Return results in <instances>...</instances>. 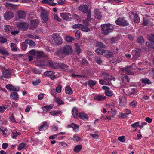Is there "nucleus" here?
<instances>
[{
  "label": "nucleus",
  "instance_id": "f257e3e1",
  "mask_svg": "<svg viewBox=\"0 0 154 154\" xmlns=\"http://www.w3.org/2000/svg\"><path fill=\"white\" fill-rule=\"evenodd\" d=\"M99 75L100 76L104 79V80H99V82L102 85H111V83L109 82V81L112 80L115 81L116 79L113 77L112 76L106 72L101 73H100Z\"/></svg>",
  "mask_w": 154,
  "mask_h": 154
},
{
  "label": "nucleus",
  "instance_id": "f03ea898",
  "mask_svg": "<svg viewBox=\"0 0 154 154\" xmlns=\"http://www.w3.org/2000/svg\"><path fill=\"white\" fill-rule=\"evenodd\" d=\"M48 63L50 67L54 69H60L63 70H65L67 69L68 68L67 66L64 64L57 63L51 60H49Z\"/></svg>",
  "mask_w": 154,
  "mask_h": 154
},
{
  "label": "nucleus",
  "instance_id": "7ed1b4c3",
  "mask_svg": "<svg viewBox=\"0 0 154 154\" xmlns=\"http://www.w3.org/2000/svg\"><path fill=\"white\" fill-rule=\"evenodd\" d=\"M113 28V26L109 23L101 25L102 33L105 35H107L111 32Z\"/></svg>",
  "mask_w": 154,
  "mask_h": 154
},
{
  "label": "nucleus",
  "instance_id": "20e7f679",
  "mask_svg": "<svg viewBox=\"0 0 154 154\" xmlns=\"http://www.w3.org/2000/svg\"><path fill=\"white\" fill-rule=\"evenodd\" d=\"M41 13L40 17L42 22L44 23H46L48 21V14L47 10L42 8H41Z\"/></svg>",
  "mask_w": 154,
  "mask_h": 154
},
{
  "label": "nucleus",
  "instance_id": "39448f33",
  "mask_svg": "<svg viewBox=\"0 0 154 154\" xmlns=\"http://www.w3.org/2000/svg\"><path fill=\"white\" fill-rule=\"evenodd\" d=\"M147 38L151 42H146V46L149 48H154V35H148L147 36Z\"/></svg>",
  "mask_w": 154,
  "mask_h": 154
},
{
  "label": "nucleus",
  "instance_id": "423d86ee",
  "mask_svg": "<svg viewBox=\"0 0 154 154\" xmlns=\"http://www.w3.org/2000/svg\"><path fill=\"white\" fill-rule=\"evenodd\" d=\"M61 48L66 56L69 55L72 53V49L71 46L67 45Z\"/></svg>",
  "mask_w": 154,
  "mask_h": 154
},
{
  "label": "nucleus",
  "instance_id": "0eeeda50",
  "mask_svg": "<svg viewBox=\"0 0 154 154\" xmlns=\"http://www.w3.org/2000/svg\"><path fill=\"white\" fill-rule=\"evenodd\" d=\"M141 52V49L139 48L132 50L131 53L133 55V59H136L138 58L140 56Z\"/></svg>",
  "mask_w": 154,
  "mask_h": 154
},
{
  "label": "nucleus",
  "instance_id": "6e6552de",
  "mask_svg": "<svg viewBox=\"0 0 154 154\" xmlns=\"http://www.w3.org/2000/svg\"><path fill=\"white\" fill-rule=\"evenodd\" d=\"M36 56L38 59H43L44 60H46L48 59V56L46 55L42 51H37L36 52Z\"/></svg>",
  "mask_w": 154,
  "mask_h": 154
},
{
  "label": "nucleus",
  "instance_id": "1a4fd4ad",
  "mask_svg": "<svg viewBox=\"0 0 154 154\" xmlns=\"http://www.w3.org/2000/svg\"><path fill=\"white\" fill-rule=\"evenodd\" d=\"M52 37L55 42L57 44H60L62 43V38L59 35L55 33L52 35Z\"/></svg>",
  "mask_w": 154,
  "mask_h": 154
},
{
  "label": "nucleus",
  "instance_id": "9d476101",
  "mask_svg": "<svg viewBox=\"0 0 154 154\" xmlns=\"http://www.w3.org/2000/svg\"><path fill=\"white\" fill-rule=\"evenodd\" d=\"M115 22L118 25H121L124 26H126L128 24V23L127 21L125 20L123 18H118L116 21Z\"/></svg>",
  "mask_w": 154,
  "mask_h": 154
},
{
  "label": "nucleus",
  "instance_id": "9b49d317",
  "mask_svg": "<svg viewBox=\"0 0 154 154\" xmlns=\"http://www.w3.org/2000/svg\"><path fill=\"white\" fill-rule=\"evenodd\" d=\"M16 25L18 27L24 31L26 30L28 27V25L26 23L18 22L17 23Z\"/></svg>",
  "mask_w": 154,
  "mask_h": 154
},
{
  "label": "nucleus",
  "instance_id": "f8f14e48",
  "mask_svg": "<svg viewBox=\"0 0 154 154\" xmlns=\"http://www.w3.org/2000/svg\"><path fill=\"white\" fill-rule=\"evenodd\" d=\"M137 90L135 88H131L130 87L125 88L123 89V91L126 95H130L134 94Z\"/></svg>",
  "mask_w": 154,
  "mask_h": 154
},
{
  "label": "nucleus",
  "instance_id": "ddd939ff",
  "mask_svg": "<svg viewBox=\"0 0 154 154\" xmlns=\"http://www.w3.org/2000/svg\"><path fill=\"white\" fill-rule=\"evenodd\" d=\"M60 16L63 20L67 21H70L72 18L69 17L71 16V14L69 13H60Z\"/></svg>",
  "mask_w": 154,
  "mask_h": 154
},
{
  "label": "nucleus",
  "instance_id": "4468645a",
  "mask_svg": "<svg viewBox=\"0 0 154 154\" xmlns=\"http://www.w3.org/2000/svg\"><path fill=\"white\" fill-rule=\"evenodd\" d=\"M55 55L58 56L59 58H64L66 56L61 47L60 48L55 52Z\"/></svg>",
  "mask_w": 154,
  "mask_h": 154
},
{
  "label": "nucleus",
  "instance_id": "2eb2a0df",
  "mask_svg": "<svg viewBox=\"0 0 154 154\" xmlns=\"http://www.w3.org/2000/svg\"><path fill=\"white\" fill-rule=\"evenodd\" d=\"M78 9L82 12L85 13L88 12V7L86 4H81L78 7Z\"/></svg>",
  "mask_w": 154,
  "mask_h": 154
},
{
  "label": "nucleus",
  "instance_id": "dca6fc26",
  "mask_svg": "<svg viewBox=\"0 0 154 154\" xmlns=\"http://www.w3.org/2000/svg\"><path fill=\"white\" fill-rule=\"evenodd\" d=\"M30 23V28L33 29L37 26L39 23V21L38 19L33 20L31 21Z\"/></svg>",
  "mask_w": 154,
  "mask_h": 154
},
{
  "label": "nucleus",
  "instance_id": "f3484780",
  "mask_svg": "<svg viewBox=\"0 0 154 154\" xmlns=\"http://www.w3.org/2000/svg\"><path fill=\"white\" fill-rule=\"evenodd\" d=\"M13 13L10 11L6 12L4 14V18L6 20H10L13 17Z\"/></svg>",
  "mask_w": 154,
  "mask_h": 154
},
{
  "label": "nucleus",
  "instance_id": "a211bd4d",
  "mask_svg": "<svg viewBox=\"0 0 154 154\" xmlns=\"http://www.w3.org/2000/svg\"><path fill=\"white\" fill-rule=\"evenodd\" d=\"M102 89L105 90V92L106 95L108 96H111L113 94L112 92L109 91V87L103 86L102 87Z\"/></svg>",
  "mask_w": 154,
  "mask_h": 154
},
{
  "label": "nucleus",
  "instance_id": "6ab92c4d",
  "mask_svg": "<svg viewBox=\"0 0 154 154\" xmlns=\"http://www.w3.org/2000/svg\"><path fill=\"white\" fill-rule=\"evenodd\" d=\"M48 127L46 122H43L41 125L39 127L38 129L41 131H42L47 129Z\"/></svg>",
  "mask_w": 154,
  "mask_h": 154
},
{
  "label": "nucleus",
  "instance_id": "aec40b11",
  "mask_svg": "<svg viewBox=\"0 0 154 154\" xmlns=\"http://www.w3.org/2000/svg\"><path fill=\"white\" fill-rule=\"evenodd\" d=\"M130 14L133 15L134 16V20L135 23H139L140 22V19L137 13L133 11H131L130 12Z\"/></svg>",
  "mask_w": 154,
  "mask_h": 154
},
{
  "label": "nucleus",
  "instance_id": "412c9836",
  "mask_svg": "<svg viewBox=\"0 0 154 154\" xmlns=\"http://www.w3.org/2000/svg\"><path fill=\"white\" fill-rule=\"evenodd\" d=\"M119 79L121 80L124 82H126L129 81V79L127 76L125 75L121 74L119 77Z\"/></svg>",
  "mask_w": 154,
  "mask_h": 154
},
{
  "label": "nucleus",
  "instance_id": "4be33fe9",
  "mask_svg": "<svg viewBox=\"0 0 154 154\" xmlns=\"http://www.w3.org/2000/svg\"><path fill=\"white\" fill-rule=\"evenodd\" d=\"M67 128H73V131L75 132L77 131L79 129V126L75 124L72 123L70 125H67Z\"/></svg>",
  "mask_w": 154,
  "mask_h": 154
},
{
  "label": "nucleus",
  "instance_id": "5701e85b",
  "mask_svg": "<svg viewBox=\"0 0 154 154\" xmlns=\"http://www.w3.org/2000/svg\"><path fill=\"white\" fill-rule=\"evenodd\" d=\"M72 113L74 118H79V113H78V109L74 107L73 108L72 111Z\"/></svg>",
  "mask_w": 154,
  "mask_h": 154
},
{
  "label": "nucleus",
  "instance_id": "b1692460",
  "mask_svg": "<svg viewBox=\"0 0 154 154\" xmlns=\"http://www.w3.org/2000/svg\"><path fill=\"white\" fill-rule=\"evenodd\" d=\"M106 97V96L103 95H97L94 96V99L96 100L100 101L105 99Z\"/></svg>",
  "mask_w": 154,
  "mask_h": 154
},
{
  "label": "nucleus",
  "instance_id": "393cba45",
  "mask_svg": "<svg viewBox=\"0 0 154 154\" xmlns=\"http://www.w3.org/2000/svg\"><path fill=\"white\" fill-rule=\"evenodd\" d=\"M17 15L19 17L20 19H23L25 18L26 16L25 12L23 11H18Z\"/></svg>",
  "mask_w": 154,
  "mask_h": 154
},
{
  "label": "nucleus",
  "instance_id": "a878e982",
  "mask_svg": "<svg viewBox=\"0 0 154 154\" xmlns=\"http://www.w3.org/2000/svg\"><path fill=\"white\" fill-rule=\"evenodd\" d=\"M79 118L85 120H88V116L84 112H82L79 113Z\"/></svg>",
  "mask_w": 154,
  "mask_h": 154
},
{
  "label": "nucleus",
  "instance_id": "bb28decb",
  "mask_svg": "<svg viewBox=\"0 0 154 154\" xmlns=\"http://www.w3.org/2000/svg\"><path fill=\"white\" fill-rule=\"evenodd\" d=\"M11 75V73L7 69L5 70L3 72V76L5 78H8Z\"/></svg>",
  "mask_w": 154,
  "mask_h": 154
},
{
  "label": "nucleus",
  "instance_id": "cd10ccee",
  "mask_svg": "<svg viewBox=\"0 0 154 154\" xmlns=\"http://www.w3.org/2000/svg\"><path fill=\"white\" fill-rule=\"evenodd\" d=\"M50 114L52 116H57L59 114L60 115L62 113V112L60 110L52 111L50 112Z\"/></svg>",
  "mask_w": 154,
  "mask_h": 154
},
{
  "label": "nucleus",
  "instance_id": "c85d7f7f",
  "mask_svg": "<svg viewBox=\"0 0 154 154\" xmlns=\"http://www.w3.org/2000/svg\"><path fill=\"white\" fill-rule=\"evenodd\" d=\"M10 96L11 98L14 100H17L18 99V94L15 92L11 93Z\"/></svg>",
  "mask_w": 154,
  "mask_h": 154
},
{
  "label": "nucleus",
  "instance_id": "c756f323",
  "mask_svg": "<svg viewBox=\"0 0 154 154\" xmlns=\"http://www.w3.org/2000/svg\"><path fill=\"white\" fill-rule=\"evenodd\" d=\"M27 44H29L30 46L35 47V44L33 41L30 40L26 39L25 41Z\"/></svg>",
  "mask_w": 154,
  "mask_h": 154
},
{
  "label": "nucleus",
  "instance_id": "7c9ffc66",
  "mask_svg": "<svg viewBox=\"0 0 154 154\" xmlns=\"http://www.w3.org/2000/svg\"><path fill=\"white\" fill-rule=\"evenodd\" d=\"M82 147L81 145H77L74 147L73 151L75 152H79L82 149Z\"/></svg>",
  "mask_w": 154,
  "mask_h": 154
},
{
  "label": "nucleus",
  "instance_id": "2f4dec72",
  "mask_svg": "<svg viewBox=\"0 0 154 154\" xmlns=\"http://www.w3.org/2000/svg\"><path fill=\"white\" fill-rule=\"evenodd\" d=\"M65 91V92L68 94H70L72 93V90L69 86H66Z\"/></svg>",
  "mask_w": 154,
  "mask_h": 154
},
{
  "label": "nucleus",
  "instance_id": "473e14b6",
  "mask_svg": "<svg viewBox=\"0 0 154 154\" xmlns=\"http://www.w3.org/2000/svg\"><path fill=\"white\" fill-rule=\"evenodd\" d=\"M53 107V106L51 105H48L42 107V109L44 111L47 112L51 109H52Z\"/></svg>",
  "mask_w": 154,
  "mask_h": 154
},
{
  "label": "nucleus",
  "instance_id": "72a5a7b5",
  "mask_svg": "<svg viewBox=\"0 0 154 154\" xmlns=\"http://www.w3.org/2000/svg\"><path fill=\"white\" fill-rule=\"evenodd\" d=\"M119 105L121 106H124L125 103L124 102V98L122 96H119Z\"/></svg>",
  "mask_w": 154,
  "mask_h": 154
},
{
  "label": "nucleus",
  "instance_id": "f704fd0d",
  "mask_svg": "<svg viewBox=\"0 0 154 154\" xmlns=\"http://www.w3.org/2000/svg\"><path fill=\"white\" fill-rule=\"evenodd\" d=\"M104 55L107 57H113V52H110L108 50H106Z\"/></svg>",
  "mask_w": 154,
  "mask_h": 154
},
{
  "label": "nucleus",
  "instance_id": "c9c22d12",
  "mask_svg": "<svg viewBox=\"0 0 154 154\" xmlns=\"http://www.w3.org/2000/svg\"><path fill=\"white\" fill-rule=\"evenodd\" d=\"M106 51L103 49L99 48L96 49L95 50V52L98 54L100 55H102L103 53H105Z\"/></svg>",
  "mask_w": 154,
  "mask_h": 154
},
{
  "label": "nucleus",
  "instance_id": "e433bc0d",
  "mask_svg": "<svg viewBox=\"0 0 154 154\" xmlns=\"http://www.w3.org/2000/svg\"><path fill=\"white\" fill-rule=\"evenodd\" d=\"M79 29L85 32H88L90 31V29L88 27L82 24Z\"/></svg>",
  "mask_w": 154,
  "mask_h": 154
},
{
  "label": "nucleus",
  "instance_id": "4c0bfd02",
  "mask_svg": "<svg viewBox=\"0 0 154 154\" xmlns=\"http://www.w3.org/2000/svg\"><path fill=\"white\" fill-rule=\"evenodd\" d=\"M0 53L2 54L8 55H9V53L4 48L0 47Z\"/></svg>",
  "mask_w": 154,
  "mask_h": 154
},
{
  "label": "nucleus",
  "instance_id": "58836bf2",
  "mask_svg": "<svg viewBox=\"0 0 154 154\" xmlns=\"http://www.w3.org/2000/svg\"><path fill=\"white\" fill-rule=\"evenodd\" d=\"M10 47L11 48V50L14 51H17V46L14 43H11L9 44Z\"/></svg>",
  "mask_w": 154,
  "mask_h": 154
},
{
  "label": "nucleus",
  "instance_id": "ea45409f",
  "mask_svg": "<svg viewBox=\"0 0 154 154\" xmlns=\"http://www.w3.org/2000/svg\"><path fill=\"white\" fill-rule=\"evenodd\" d=\"M142 83L144 84H150L151 82L147 78H143L141 80Z\"/></svg>",
  "mask_w": 154,
  "mask_h": 154
},
{
  "label": "nucleus",
  "instance_id": "a19ab883",
  "mask_svg": "<svg viewBox=\"0 0 154 154\" xmlns=\"http://www.w3.org/2000/svg\"><path fill=\"white\" fill-rule=\"evenodd\" d=\"M54 72L52 71H47L44 72V74L45 76H51L54 75Z\"/></svg>",
  "mask_w": 154,
  "mask_h": 154
},
{
  "label": "nucleus",
  "instance_id": "79ce46f5",
  "mask_svg": "<svg viewBox=\"0 0 154 154\" xmlns=\"http://www.w3.org/2000/svg\"><path fill=\"white\" fill-rule=\"evenodd\" d=\"M53 0H43L42 2L45 3H48L50 5H51L52 6H55L57 3L53 2H51L50 3V2H51Z\"/></svg>",
  "mask_w": 154,
  "mask_h": 154
},
{
  "label": "nucleus",
  "instance_id": "37998d69",
  "mask_svg": "<svg viewBox=\"0 0 154 154\" xmlns=\"http://www.w3.org/2000/svg\"><path fill=\"white\" fill-rule=\"evenodd\" d=\"M55 101L56 103L59 105L63 104V101L57 97H55Z\"/></svg>",
  "mask_w": 154,
  "mask_h": 154
},
{
  "label": "nucleus",
  "instance_id": "c03bdc74",
  "mask_svg": "<svg viewBox=\"0 0 154 154\" xmlns=\"http://www.w3.org/2000/svg\"><path fill=\"white\" fill-rule=\"evenodd\" d=\"M20 135L19 133L17 131H14L12 132L11 137L12 138L16 139L17 136Z\"/></svg>",
  "mask_w": 154,
  "mask_h": 154
},
{
  "label": "nucleus",
  "instance_id": "a18cd8bd",
  "mask_svg": "<svg viewBox=\"0 0 154 154\" xmlns=\"http://www.w3.org/2000/svg\"><path fill=\"white\" fill-rule=\"evenodd\" d=\"M71 76L72 77H75L76 76L77 77V78L79 79H82L83 78H85L86 77L84 75H77L76 74L73 73H72L71 74Z\"/></svg>",
  "mask_w": 154,
  "mask_h": 154
},
{
  "label": "nucleus",
  "instance_id": "49530a36",
  "mask_svg": "<svg viewBox=\"0 0 154 154\" xmlns=\"http://www.w3.org/2000/svg\"><path fill=\"white\" fill-rule=\"evenodd\" d=\"M20 46L22 50H25L27 47V45L25 43H21L20 44Z\"/></svg>",
  "mask_w": 154,
  "mask_h": 154
},
{
  "label": "nucleus",
  "instance_id": "de8ad7c7",
  "mask_svg": "<svg viewBox=\"0 0 154 154\" xmlns=\"http://www.w3.org/2000/svg\"><path fill=\"white\" fill-rule=\"evenodd\" d=\"M90 135L93 138L97 139L98 137V134L97 132H95L94 133H91Z\"/></svg>",
  "mask_w": 154,
  "mask_h": 154
},
{
  "label": "nucleus",
  "instance_id": "09e8293b",
  "mask_svg": "<svg viewBox=\"0 0 154 154\" xmlns=\"http://www.w3.org/2000/svg\"><path fill=\"white\" fill-rule=\"evenodd\" d=\"M96 47H99L100 48H104L105 47V46L101 42H97L96 43Z\"/></svg>",
  "mask_w": 154,
  "mask_h": 154
},
{
  "label": "nucleus",
  "instance_id": "8fccbe9b",
  "mask_svg": "<svg viewBox=\"0 0 154 154\" xmlns=\"http://www.w3.org/2000/svg\"><path fill=\"white\" fill-rule=\"evenodd\" d=\"M97 82L95 81H93L92 80H90L88 81V83L89 85L91 87H92L96 85Z\"/></svg>",
  "mask_w": 154,
  "mask_h": 154
},
{
  "label": "nucleus",
  "instance_id": "3c124183",
  "mask_svg": "<svg viewBox=\"0 0 154 154\" xmlns=\"http://www.w3.org/2000/svg\"><path fill=\"white\" fill-rule=\"evenodd\" d=\"M137 105V102L134 100L132 102H131L130 103V106H131L132 108H135Z\"/></svg>",
  "mask_w": 154,
  "mask_h": 154
},
{
  "label": "nucleus",
  "instance_id": "603ef678",
  "mask_svg": "<svg viewBox=\"0 0 154 154\" xmlns=\"http://www.w3.org/2000/svg\"><path fill=\"white\" fill-rule=\"evenodd\" d=\"M0 106V112L1 113H3L7 108V106Z\"/></svg>",
  "mask_w": 154,
  "mask_h": 154
},
{
  "label": "nucleus",
  "instance_id": "864d4df0",
  "mask_svg": "<svg viewBox=\"0 0 154 154\" xmlns=\"http://www.w3.org/2000/svg\"><path fill=\"white\" fill-rule=\"evenodd\" d=\"M94 17L97 19H100L101 18L102 15L100 12H97L94 15Z\"/></svg>",
  "mask_w": 154,
  "mask_h": 154
},
{
  "label": "nucleus",
  "instance_id": "5fc2aeb1",
  "mask_svg": "<svg viewBox=\"0 0 154 154\" xmlns=\"http://www.w3.org/2000/svg\"><path fill=\"white\" fill-rule=\"evenodd\" d=\"M66 40L68 42H71L74 40V38L71 36H67L65 38Z\"/></svg>",
  "mask_w": 154,
  "mask_h": 154
},
{
  "label": "nucleus",
  "instance_id": "6e6d98bb",
  "mask_svg": "<svg viewBox=\"0 0 154 154\" xmlns=\"http://www.w3.org/2000/svg\"><path fill=\"white\" fill-rule=\"evenodd\" d=\"M129 67L128 66H125V67L121 68L120 70L123 73H126V72L128 71Z\"/></svg>",
  "mask_w": 154,
  "mask_h": 154
},
{
  "label": "nucleus",
  "instance_id": "4d7b16f0",
  "mask_svg": "<svg viewBox=\"0 0 154 154\" xmlns=\"http://www.w3.org/2000/svg\"><path fill=\"white\" fill-rule=\"evenodd\" d=\"M53 17L54 19L57 22H60L61 21V19L56 14H53Z\"/></svg>",
  "mask_w": 154,
  "mask_h": 154
},
{
  "label": "nucleus",
  "instance_id": "13d9d810",
  "mask_svg": "<svg viewBox=\"0 0 154 154\" xmlns=\"http://www.w3.org/2000/svg\"><path fill=\"white\" fill-rule=\"evenodd\" d=\"M87 18L86 19L88 21H90L91 18V11H89L87 13Z\"/></svg>",
  "mask_w": 154,
  "mask_h": 154
},
{
  "label": "nucleus",
  "instance_id": "bf43d9fd",
  "mask_svg": "<svg viewBox=\"0 0 154 154\" xmlns=\"http://www.w3.org/2000/svg\"><path fill=\"white\" fill-rule=\"evenodd\" d=\"M75 46L76 48V51L78 53V54H79L81 52V50L80 48V46L77 43H75Z\"/></svg>",
  "mask_w": 154,
  "mask_h": 154
},
{
  "label": "nucleus",
  "instance_id": "052dcab7",
  "mask_svg": "<svg viewBox=\"0 0 154 154\" xmlns=\"http://www.w3.org/2000/svg\"><path fill=\"white\" fill-rule=\"evenodd\" d=\"M96 61V63L99 64H101L102 63V61L101 58L96 57H95Z\"/></svg>",
  "mask_w": 154,
  "mask_h": 154
},
{
  "label": "nucleus",
  "instance_id": "680f3d73",
  "mask_svg": "<svg viewBox=\"0 0 154 154\" xmlns=\"http://www.w3.org/2000/svg\"><path fill=\"white\" fill-rule=\"evenodd\" d=\"M72 139L74 141H79L80 140V138L76 134H75L73 136V138Z\"/></svg>",
  "mask_w": 154,
  "mask_h": 154
},
{
  "label": "nucleus",
  "instance_id": "e2e57ef3",
  "mask_svg": "<svg viewBox=\"0 0 154 154\" xmlns=\"http://www.w3.org/2000/svg\"><path fill=\"white\" fill-rule=\"evenodd\" d=\"M25 143H21L18 146V150L20 151L21 150L25 147Z\"/></svg>",
  "mask_w": 154,
  "mask_h": 154
},
{
  "label": "nucleus",
  "instance_id": "0e129e2a",
  "mask_svg": "<svg viewBox=\"0 0 154 154\" xmlns=\"http://www.w3.org/2000/svg\"><path fill=\"white\" fill-rule=\"evenodd\" d=\"M41 82V80L39 79H36V80L32 82V84L34 86L38 85Z\"/></svg>",
  "mask_w": 154,
  "mask_h": 154
},
{
  "label": "nucleus",
  "instance_id": "69168bd1",
  "mask_svg": "<svg viewBox=\"0 0 154 154\" xmlns=\"http://www.w3.org/2000/svg\"><path fill=\"white\" fill-rule=\"evenodd\" d=\"M127 116V115L125 113H123L122 112H120L118 115L119 117H120L121 118H126Z\"/></svg>",
  "mask_w": 154,
  "mask_h": 154
},
{
  "label": "nucleus",
  "instance_id": "338daca9",
  "mask_svg": "<svg viewBox=\"0 0 154 154\" xmlns=\"http://www.w3.org/2000/svg\"><path fill=\"white\" fill-rule=\"evenodd\" d=\"M118 140L121 142H124L125 141V139L124 136L119 137L118 138Z\"/></svg>",
  "mask_w": 154,
  "mask_h": 154
},
{
  "label": "nucleus",
  "instance_id": "774afa93",
  "mask_svg": "<svg viewBox=\"0 0 154 154\" xmlns=\"http://www.w3.org/2000/svg\"><path fill=\"white\" fill-rule=\"evenodd\" d=\"M62 87L61 85H59L56 88V91L57 93H59L61 91Z\"/></svg>",
  "mask_w": 154,
  "mask_h": 154
}]
</instances>
